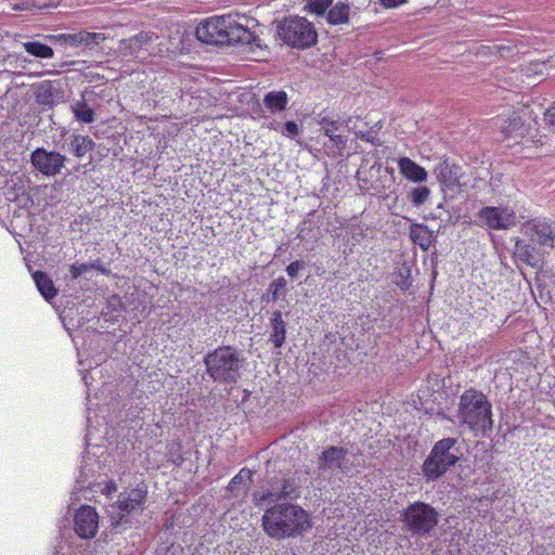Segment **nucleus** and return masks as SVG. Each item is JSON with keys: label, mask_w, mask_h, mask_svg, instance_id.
Masks as SVG:
<instances>
[{"label": "nucleus", "mask_w": 555, "mask_h": 555, "mask_svg": "<svg viewBox=\"0 0 555 555\" xmlns=\"http://www.w3.org/2000/svg\"><path fill=\"white\" fill-rule=\"evenodd\" d=\"M281 492H274L275 494H270L275 499L287 501H296L300 496V487L299 482L296 478H281Z\"/></svg>", "instance_id": "24"}, {"label": "nucleus", "mask_w": 555, "mask_h": 555, "mask_svg": "<svg viewBox=\"0 0 555 555\" xmlns=\"http://www.w3.org/2000/svg\"><path fill=\"white\" fill-rule=\"evenodd\" d=\"M439 181L447 188L460 185L461 167L451 164L448 159L440 163L436 168Z\"/></svg>", "instance_id": "16"}, {"label": "nucleus", "mask_w": 555, "mask_h": 555, "mask_svg": "<svg viewBox=\"0 0 555 555\" xmlns=\"http://www.w3.org/2000/svg\"><path fill=\"white\" fill-rule=\"evenodd\" d=\"M328 138L339 150L345 149L347 145V138L344 135L334 133L333 137Z\"/></svg>", "instance_id": "44"}, {"label": "nucleus", "mask_w": 555, "mask_h": 555, "mask_svg": "<svg viewBox=\"0 0 555 555\" xmlns=\"http://www.w3.org/2000/svg\"><path fill=\"white\" fill-rule=\"evenodd\" d=\"M286 280L283 276H280L270 283L269 294L272 301H276L280 298L281 292H284L286 288Z\"/></svg>", "instance_id": "34"}, {"label": "nucleus", "mask_w": 555, "mask_h": 555, "mask_svg": "<svg viewBox=\"0 0 555 555\" xmlns=\"http://www.w3.org/2000/svg\"><path fill=\"white\" fill-rule=\"evenodd\" d=\"M409 236L411 241L418 245L424 251H427L435 241L434 231L429 230L426 224L413 223L410 225Z\"/></svg>", "instance_id": "17"}, {"label": "nucleus", "mask_w": 555, "mask_h": 555, "mask_svg": "<svg viewBox=\"0 0 555 555\" xmlns=\"http://www.w3.org/2000/svg\"><path fill=\"white\" fill-rule=\"evenodd\" d=\"M333 0H307V7L310 12L317 15H323L332 5Z\"/></svg>", "instance_id": "35"}, {"label": "nucleus", "mask_w": 555, "mask_h": 555, "mask_svg": "<svg viewBox=\"0 0 555 555\" xmlns=\"http://www.w3.org/2000/svg\"><path fill=\"white\" fill-rule=\"evenodd\" d=\"M405 2L406 0H380V4L385 8H396Z\"/></svg>", "instance_id": "46"}, {"label": "nucleus", "mask_w": 555, "mask_h": 555, "mask_svg": "<svg viewBox=\"0 0 555 555\" xmlns=\"http://www.w3.org/2000/svg\"><path fill=\"white\" fill-rule=\"evenodd\" d=\"M522 232L531 242L550 247H553L554 245L555 232L552 223L540 219H533L524 223Z\"/></svg>", "instance_id": "13"}, {"label": "nucleus", "mask_w": 555, "mask_h": 555, "mask_svg": "<svg viewBox=\"0 0 555 555\" xmlns=\"http://www.w3.org/2000/svg\"><path fill=\"white\" fill-rule=\"evenodd\" d=\"M279 36L288 46L296 49H307L317 43L318 34L314 25L305 17L292 16L285 18L279 26Z\"/></svg>", "instance_id": "7"}, {"label": "nucleus", "mask_w": 555, "mask_h": 555, "mask_svg": "<svg viewBox=\"0 0 555 555\" xmlns=\"http://www.w3.org/2000/svg\"><path fill=\"white\" fill-rule=\"evenodd\" d=\"M400 172L409 180L413 182H424L427 179V171L425 168L410 159L409 157H402L398 162Z\"/></svg>", "instance_id": "23"}, {"label": "nucleus", "mask_w": 555, "mask_h": 555, "mask_svg": "<svg viewBox=\"0 0 555 555\" xmlns=\"http://www.w3.org/2000/svg\"><path fill=\"white\" fill-rule=\"evenodd\" d=\"M455 438H443L435 443L422 469L427 481H435L444 475L460 460Z\"/></svg>", "instance_id": "6"}, {"label": "nucleus", "mask_w": 555, "mask_h": 555, "mask_svg": "<svg viewBox=\"0 0 555 555\" xmlns=\"http://www.w3.org/2000/svg\"><path fill=\"white\" fill-rule=\"evenodd\" d=\"M98 269V267L94 263H73L69 267V272L73 279H78L81 274L92 270Z\"/></svg>", "instance_id": "38"}, {"label": "nucleus", "mask_w": 555, "mask_h": 555, "mask_svg": "<svg viewBox=\"0 0 555 555\" xmlns=\"http://www.w3.org/2000/svg\"><path fill=\"white\" fill-rule=\"evenodd\" d=\"M70 152L78 158L83 157L95 147V142L88 135L73 134L69 138Z\"/></svg>", "instance_id": "25"}, {"label": "nucleus", "mask_w": 555, "mask_h": 555, "mask_svg": "<svg viewBox=\"0 0 555 555\" xmlns=\"http://www.w3.org/2000/svg\"><path fill=\"white\" fill-rule=\"evenodd\" d=\"M82 38L83 37L81 36V31H79L76 34L68 35L67 41L72 46H82V41H81Z\"/></svg>", "instance_id": "45"}, {"label": "nucleus", "mask_w": 555, "mask_h": 555, "mask_svg": "<svg viewBox=\"0 0 555 555\" xmlns=\"http://www.w3.org/2000/svg\"><path fill=\"white\" fill-rule=\"evenodd\" d=\"M320 125L324 131V134L327 137H333V134L339 129L340 124L336 120H332L327 117H323L320 120Z\"/></svg>", "instance_id": "39"}, {"label": "nucleus", "mask_w": 555, "mask_h": 555, "mask_svg": "<svg viewBox=\"0 0 555 555\" xmlns=\"http://www.w3.org/2000/svg\"><path fill=\"white\" fill-rule=\"evenodd\" d=\"M203 362L208 377L219 384L233 385L238 382L246 364L243 350L232 345L218 346L208 351Z\"/></svg>", "instance_id": "2"}, {"label": "nucleus", "mask_w": 555, "mask_h": 555, "mask_svg": "<svg viewBox=\"0 0 555 555\" xmlns=\"http://www.w3.org/2000/svg\"><path fill=\"white\" fill-rule=\"evenodd\" d=\"M99 528V515L94 507L82 505L74 517V530L82 539L95 537Z\"/></svg>", "instance_id": "12"}, {"label": "nucleus", "mask_w": 555, "mask_h": 555, "mask_svg": "<svg viewBox=\"0 0 555 555\" xmlns=\"http://www.w3.org/2000/svg\"><path fill=\"white\" fill-rule=\"evenodd\" d=\"M544 121L555 134V102L544 113Z\"/></svg>", "instance_id": "42"}, {"label": "nucleus", "mask_w": 555, "mask_h": 555, "mask_svg": "<svg viewBox=\"0 0 555 555\" xmlns=\"http://www.w3.org/2000/svg\"><path fill=\"white\" fill-rule=\"evenodd\" d=\"M347 454L348 450L343 447L325 448L318 457V475L324 479L332 477L336 472L347 475L349 473Z\"/></svg>", "instance_id": "8"}, {"label": "nucleus", "mask_w": 555, "mask_h": 555, "mask_svg": "<svg viewBox=\"0 0 555 555\" xmlns=\"http://www.w3.org/2000/svg\"><path fill=\"white\" fill-rule=\"evenodd\" d=\"M263 531L275 540L302 535L311 527L309 514L291 502L278 503L262 515Z\"/></svg>", "instance_id": "1"}, {"label": "nucleus", "mask_w": 555, "mask_h": 555, "mask_svg": "<svg viewBox=\"0 0 555 555\" xmlns=\"http://www.w3.org/2000/svg\"><path fill=\"white\" fill-rule=\"evenodd\" d=\"M67 158L56 151L37 147L30 154L33 167L46 177H55L62 172Z\"/></svg>", "instance_id": "10"}, {"label": "nucleus", "mask_w": 555, "mask_h": 555, "mask_svg": "<svg viewBox=\"0 0 555 555\" xmlns=\"http://www.w3.org/2000/svg\"><path fill=\"white\" fill-rule=\"evenodd\" d=\"M282 126H280L279 122H271V125L269 126L270 129H274V130H279L281 129Z\"/></svg>", "instance_id": "49"}, {"label": "nucleus", "mask_w": 555, "mask_h": 555, "mask_svg": "<svg viewBox=\"0 0 555 555\" xmlns=\"http://www.w3.org/2000/svg\"><path fill=\"white\" fill-rule=\"evenodd\" d=\"M280 132L287 138L294 139L300 131L299 126L295 121L288 120L281 127Z\"/></svg>", "instance_id": "40"}, {"label": "nucleus", "mask_w": 555, "mask_h": 555, "mask_svg": "<svg viewBox=\"0 0 555 555\" xmlns=\"http://www.w3.org/2000/svg\"><path fill=\"white\" fill-rule=\"evenodd\" d=\"M404 531L412 537L426 538L439 522V513L428 503L416 501L408 505L400 515Z\"/></svg>", "instance_id": "5"}, {"label": "nucleus", "mask_w": 555, "mask_h": 555, "mask_svg": "<svg viewBox=\"0 0 555 555\" xmlns=\"http://www.w3.org/2000/svg\"><path fill=\"white\" fill-rule=\"evenodd\" d=\"M350 7L346 3L338 2L327 12V22L332 25L345 24L349 21Z\"/></svg>", "instance_id": "28"}, {"label": "nucleus", "mask_w": 555, "mask_h": 555, "mask_svg": "<svg viewBox=\"0 0 555 555\" xmlns=\"http://www.w3.org/2000/svg\"><path fill=\"white\" fill-rule=\"evenodd\" d=\"M81 36L83 37L81 39L82 46L90 49L99 46L105 39V36L102 33L81 31Z\"/></svg>", "instance_id": "33"}, {"label": "nucleus", "mask_w": 555, "mask_h": 555, "mask_svg": "<svg viewBox=\"0 0 555 555\" xmlns=\"http://www.w3.org/2000/svg\"><path fill=\"white\" fill-rule=\"evenodd\" d=\"M227 42L228 44H246L251 46L256 44L259 47V43H256L257 41H260L258 36L255 33H251L247 27H243L242 25L237 24L235 21L231 18L230 27L227 29Z\"/></svg>", "instance_id": "15"}, {"label": "nucleus", "mask_w": 555, "mask_h": 555, "mask_svg": "<svg viewBox=\"0 0 555 555\" xmlns=\"http://www.w3.org/2000/svg\"><path fill=\"white\" fill-rule=\"evenodd\" d=\"M395 283L402 291L409 289L412 283L410 269L406 267L400 268Z\"/></svg>", "instance_id": "36"}, {"label": "nucleus", "mask_w": 555, "mask_h": 555, "mask_svg": "<svg viewBox=\"0 0 555 555\" xmlns=\"http://www.w3.org/2000/svg\"><path fill=\"white\" fill-rule=\"evenodd\" d=\"M35 98L38 104L50 108L66 101L62 86L51 81L39 85L35 91Z\"/></svg>", "instance_id": "14"}, {"label": "nucleus", "mask_w": 555, "mask_h": 555, "mask_svg": "<svg viewBox=\"0 0 555 555\" xmlns=\"http://www.w3.org/2000/svg\"><path fill=\"white\" fill-rule=\"evenodd\" d=\"M515 256L526 264L532 267V268H540L541 267V256L535 249L534 246H532L529 243H526L522 240H517L515 243Z\"/></svg>", "instance_id": "18"}, {"label": "nucleus", "mask_w": 555, "mask_h": 555, "mask_svg": "<svg viewBox=\"0 0 555 555\" xmlns=\"http://www.w3.org/2000/svg\"><path fill=\"white\" fill-rule=\"evenodd\" d=\"M146 496L147 489L144 485L121 492L118 500L106 509L111 528L116 532L130 528L134 516L143 511Z\"/></svg>", "instance_id": "4"}, {"label": "nucleus", "mask_w": 555, "mask_h": 555, "mask_svg": "<svg viewBox=\"0 0 555 555\" xmlns=\"http://www.w3.org/2000/svg\"><path fill=\"white\" fill-rule=\"evenodd\" d=\"M288 95L284 90H272L264 94L262 103L271 114H279L286 109Z\"/></svg>", "instance_id": "21"}, {"label": "nucleus", "mask_w": 555, "mask_h": 555, "mask_svg": "<svg viewBox=\"0 0 555 555\" xmlns=\"http://www.w3.org/2000/svg\"><path fill=\"white\" fill-rule=\"evenodd\" d=\"M479 218L493 230H506L516 224V215L506 207L487 206L479 210Z\"/></svg>", "instance_id": "11"}, {"label": "nucleus", "mask_w": 555, "mask_h": 555, "mask_svg": "<svg viewBox=\"0 0 555 555\" xmlns=\"http://www.w3.org/2000/svg\"><path fill=\"white\" fill-rule=\"evenodd\" d=\"M430 195V190L428 186H418V188H414L411 192H410V199L412 202V204L416 207L423 205L429 197Z\"/></svg>", "instance_id": "31"}, {"label": "nucleus", "mask_w": 555, "mask_h": 555, "mask_svg": "<svg viewBox=\"0 0 555 555\" xmlns=\"http://www.w3.org/2000/svg\"><path fill=\"white\" fill-rule=\"evenodd\" d=\"M457 420L461 426H467L473 431H491L492 405L481 391L467 389L460 397Z\"/></svg>", "instance_id": "3"}, {"label": "nucleus", "mask_w": 555, "mask_h": 555, "mask_svg": "<svg viewBox=\"0 0 555 555\" xmlns=\"http://www.w3.org/2000/svg\"><path fill=\"white\" fill-rule=\"evenodd\" d=\"M270 338L274 348H281L286 340V322L282 318V312L275 310L270 318Z\"/></svg>", "instance_id": "19"}, {"label": "nucleus", "mask_w": 555, "mask_h": 555, "mask_svg": "<svg viewBox=\"0 0 555 555\" xmlns=\"http://www.w3.org/2000/svg\"><path fill=\"white\" fill-rule=\"evenodd\" d=\"M33 279L36 283V286L40 294L44 297L46 300L53 299L57 292L53 285L52 280L49 275L42 271H36L33 273Z\"/></svg>", "instance_id": "26"}, {"label": "nucleus", "mask_w": 555, "mask_h": 555, "mask_svg": "<svg viewBox=\"0 0 555 555\" xmlns=\"http://www.w3.org/2000/svg\"><path fill=\"white\" fill-rule=\"evenodd\" d=\"M500 128L501 132L504 134V138L513 139L516 142H519V140H521L528 131V128L525 126L524 121L518 115H513L509 118L503 120Z\"/></svg>", "instance_id": "20"}, {"label": "nucleus", "mask_w": 555, "mask_h": 555, "mask_svg": "<svg viewBox=\"0 0 555 555\" xmlns=\"http://www.w3.org/2000/svg\"><path fill=\"white\" fill-rule=\"evenodd\" d=\"M116 485L114 482H109L107 486H106V490L107 492H111V491H116Z\"/></svg>", "instance_id": "48"}, {"label": "nucleus", "mask_w": 555, "mask_h": 555, "mask_svg": "<svg viewBox=\"0 0 555 555\" xmlns=\"http://www.w3.org/2000/svg\"><path fill=\"white\" fill-rule=\"evenodd\" d=\"M360 138H361L362 140L367 141V142H372V141H373V138L371 137L370 132L361 133V134H360Z\"/></svg>", "instance_id": "47"}, {"label": "nucleus", "mask_w": 555, "mask_h": 555, "mask_svg": "<svg viewBox=\"0 0 555 555\" xmlns=\"http://www.w3.org/2000/svg\"><path fill=\"white\" fill-rule=\"evenodd\" d=\"M230 16H216L198 24L195 29L196 38L209 44H224L227 42V29L230 27Z\"/></svg>", "instance_id": "9"}, {"label": "nucleus", "mask_w": 555, "mask_h": 555, "mask_svg": "<svg viewBox=\"0 0 555 555\" xmlns=\"http://www.w3.org/2000/svg\"><path fill=\"white\" fill-rule=\"evenodd\" d=\"M305 264L302 260L293 261L286 267V272L291 278H296L298 272L305 268Z\"/></svg>", "instance_id": "43"}, {"label": "nucleus", "mask_w": 555, "mask_h": 555, "mask_svg": "<svg viewBox=\"0 0 555 555\" xmlns=\"http://www.w3.org/2000/svg\"><path fill=\"white\" fill-rule=\"evenodd\" d=\"M315 210H312L308 214V217L304 219V221L298 225V237L300 240H306L308 232L310 231L311 221L309 219L310 216H313Z\"/></svg>", "instance_id": "41"}, {"label": "nucleus", "mask_w": 555, "mask_h": 555, "mask_svg": "<svg viewBox=\"0 0 555 555\" xmlns=\"http://www.w3.org/2000/svg\"><path fill=\"white\" fill-rule=\"evenodd\" d=\"M253 472L246 467L242 468L229 482L228 490L234 491L236 486L247 483V487L253 482Z\"/></svg>", "instance_id": "30"}, {"label": "nucleus", "mask_w": 555, "mask_h": 555, "mask_svg": "<svg viewBox=\"0 0 555 555\" xmlns=\"http://www.w3.org/2000/svg\"><path fill=\"white\" fill-rule=\"evenodd\" d=\"M86 94L87 91H83L81 93V98L74 101L69 108L77 121L81 124H91L95 120L96 114L94 109L87 103Z\"/></svg>", "instance_id": "22"}, {"label": "nucleus", "mask_w": 555, "mask_h": 555, "mask_svg": "<svg viewBox=\"0 0 555 555\" xmlns=\"http://www.w3.org/2000/svg\"><path fill=\"white\" fill-rule=\"evenodd\" d=\"M281 479L279 478H271L269 481H268V489L267 491H262V492H255L253 494L254 496V502L256 505H259L263 502H269V503H275L278 504L276 502L279 501H282L281 499H275L274 496H271L270 494H275L274 492H281Z\"/></svg>", "instance_id": "27"}, {"label": "nucleus", "mask_w": 555, "mask_h": 555, "mask_svg": "<svg viewBox=\"0 0 555 555\" xmlns=\"http://www.w3.org/2000/svg\"><path fill=\"white\" fill-rule=\"evenodd\" d=\"M168 461L175 464L176 466H180L184 459L181 454V444L177 442H172L168 446Z\"/></svg>", "instance_id": "37"}, {"label": "nucleus", "mask_w": 555, "mask_h": 555, "mask_svg": "<svg viewBox=\"0 0 555 555\" xmlns=\"http://www.w3.org/2000/svg\"><path fill=\"white\" fill-rule=\"evenodd\" d=\"M24 48L27 53L41 57V59H50L53 56V49L44 43L39 41H28L24 43Z\"/></svg>", "instance_id": "29"}, {"label": "nucleus", "mask_w": 555, "mask_h": 555, "mask_svg": "<svg viewBox=\"0 0 555 555\" xmlns=\"http://www.w3.org/2000/svg\"><path fill=\"white\" fill-rule=\"evenodd\" d=\"M152 36L149 34L140 33L139 35L131 37L128 40L129 49L131 50V54L139 52L144 46L149 43Z\"/></svg>", "instance_id": "32"}]
</instances>
